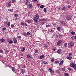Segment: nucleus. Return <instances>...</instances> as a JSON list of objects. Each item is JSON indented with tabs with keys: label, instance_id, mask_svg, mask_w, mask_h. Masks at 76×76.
I'll return each mask as SVG.
<instances>
[{
	"label": "nucleus",
	"instance_id": "obj_37",
	"mask_svg": "<svg viewBox=\"0 0 76 76\" xmlns=\"http://www.w3.org/2000/svg\"><path fill=\"white\" fill-rule=\"evenodd\" d=\"M6 29V28L5 27V28H2V31H5Z\"/></svg>",
	"mask_w": 76,
	"mask_h": 76
},
{
	"label": "nucleus",
	"instance_id": "obj_24",
	"mask_svg": "<svg viewBox=\"0 0 76 76\" xmlns=\"http://www.w3.org/2000/svg\"><path fill=\"white\" fill-rule=\"evenodd\" d=\"M65 69H66V68L64 67V68H62L61 69V70L63 72H64V71H65Z\"/></svg>",
	"mask_w": 76,
	"mask_h": 76
},
{
	"label": "nucleus",
	"instance_id": "obj_11",
	"mask_svg": "<svg viewBox=\"0 0 76 76\" xmlns=\"http://www.w3.org/2000/svg\"><path fill=\"white\" fill-rule=\"evenodd\" d=\"M27 58H32V55L30 54H28L27 55Z\"/></svg>",
	"mask_w": 76,
	"mask_h": 76
},
{
	"label": "nucleus",
	"instance_id": "obj_10",
	"mask_svg": "<svg viewBox=\"0 0 76 76\" xmlns=\"http://www.w3.org/2000/svg\"><path fill=\"white\" fill-rule=\"evenodd\" d=\"M66 58L68 60H72V57L71 56H67L66 57Z\"/></svg>",
	"mask_w": 76,
	"mask_h": 76
},
{
	"label": "nucleus",
	"instance_id": "obj_52",
	"mask_svg": "<svg viewBox=\"0 0 76 76\" xmlns=\"http://www.w3.org/2000/svg\"><path fill=\"white\" fill-rule=\"evenodd\" d=\"M23 35L24 36H25V37H26V36H27V35L26 34V33L24 34Z\"/></svg>",
	"mask_w": 76,
	"mask_h": 76
},
{
	"label": "nucleus",
	"instance_id": "obj_59",
	"mask_svg": "<svg viewBox=\"0 0 76 76\" xmlns=\"http://www.w3.org/2000/svg\"><path fill=\"white\" fill-rule=\"evenodd\" d=\"M50 32L52 33H53L54 32V30H50Z\"/></svg>",
	"mask_w": 76,
	"mask_h": 76
},
{
	"label": "nucleus",
	"instance_id": "obj_1",
	"mask_svg": "<svg viewBox=\"0 0 76 76\" xmlns=\"http://www.w3.org/2000/svg\"><path fill=\"white\" fill-rule=\"evenodd\" d=\"M39 18V15H38V14H36L34 18V20L35 22H38V19Z\"/></svg>",
	"mask_w": 76,
	"mask_h": 76
},
{
	"label": "nucleus",
	"instance_id": "obj_16",
	"mask_svg": "<svg viewBox=\"0 0 76 76\" xmlns=\"http://www.w3.org/2000/svg\"><path fill=\"white\" fill-rule=\"evenodd\" d=\"M47 18L45 19H42V21H43V22H45V21H47Z\"/></svg>",
	"mask_w": 76,
	"mask_h": 76
},
{
	"label": "nucleus",
	"instance_id": "obj_44",
	"mask_svg": "<svg viewBox=\"0 0 76 76\" xmlns=\"http://www.w3.org/2000/svg\"><path fill=\"white\" fill-rule=\"evenodd\" d=\"M59 38H61V34H59Z\"/></svg>",
	"mask_w": 76,
	"mask_h": 76
},
{
	"label": "nucleus",
	"instance_id": "obj_12",
	"mask_svg": "<svg viewBox=\"0 0 76 76\" xmlns=\"http://www.w3.org/2000/svg\"><path fill=\"white\" fill-rule=\"evenodd\" d=\"M63 60H62L59 64V66H61V65H62L63 64Z\"/></svg>",
	"mask_w": 76,
	"mask_h": 76
},
{
	"label": "nucleus",
	"instance_id": "obj_17",
	"mask_svg": "<svg viewBox=\"0 0 76 76\" xmlns=\"http://www.w3.org/2000/svg\"><path fill=\"white\" fill-rule=\"evenodd\" d=\"M21 73L23 74H24V73H25V69H22L21 70Z\"/></svg>",
	"mask_w": 76,
	"mask_h": 76
},
{
	"label": "nucleus",
	"instance_id": "obj_64",
	"mask_svg": "<svg viewBox=\"0 0 76 76\" xmlns=\"http://www.w3.org/2000/svg\"><path fill=\"white\" fill-rule=\"evenodd\" d=\"M56 48H55L54 49H53V51H56Z\"/></svg>",
	"mask_w": 76,
	"mask_h": 76
},
{
	"label": "nucleus",
	"instance_id": "obj_13",
	"mask_svg": "<svg viewBox=\"0 0 76 76\" xmlns=\"http://www.w3.org/2000/svg\"><path fill=\"white\" fill-rule=\"evenodd\" d=\"M46 26L47 28H48V27H50V28H51L52 27V26L51 25V24H49L47 25H46Z\"/></svg>",
	"mask_w": 76,
	"mask_h": 76
},
{
	"label": "nucleus",
	"instance_id": "obj_31",
	"mask_svg": "<svg viewBox=\"0 0 76 76\" xmlns=\"http://www.w3.org/2000/svg\"><path fill=\"white\" fill-rule=\"evenodd\" d=\"M44 5H42L40 7V9H42V8H44Z\"/></svg>",
	"mask_w": 76,
	"mask_h": 76
},
{
	"label": "nucleus",
	"instance_id": "obj_38",
	"mask_svg": "<svg viewBox=\"0 0 76 76\" xmlns=\"http://www.w3.org/2000/svg\"><path fill=\"white\" fill-rule=\"evenodd\" d=\"M16 2V0H12V3H15Z\"/></svg>",
	"mask_w": 76,
	"mask_h": 76
},
{
	"label": "nucleus",
	"instance_id": "obj_61",
	"mask_svg": "<svg viewBox=\"0 0 76 76\" xmlns=\"http://www.w3.org/2000/svg\"><path fill=\"white\" fill-rule=\"evenodd\" d=\"M63 23V25H66V22H64Z\"/></svg>",
	"mask_w": 76,
	"mask_h": 76
},
{
	"label": "nucleus",
	"instance_id": "obj_51",
	"mask_svg": "<svg viewBox=\"0 0 76 76\" xmlns=\"http://www.w3.org/2000/svg\"><path fill=\"white\" fill-rule=\"evenodd\" d=\"M72 68H68V70H72Z\"/></svg>",
	"mask_w": 76,
	"mask_h": 76
},
{
	"label": "nucleus",
	"instance_id": "obj_28",
	"mask_svg": "<svg viewBox=\"0 0 76 76\" xmlns=\"http://www.w3.org/2000/svg\"><path fill=\"white\" fill-rule=\"evenodd\" d=\"M12 72H14L15 70V67H12Z\"/></svg>",
	"mask_w": 76,
	"mask_h": 76
},
{
	"label": "nucleus",
	"instance_id": "obj_49",
	"mask_svg": "<svg viewBox=\"0 0 76 76\" xmlns=\"http://www.w3.org/2000/svg\"><path fill=\"white\" fill-rule=\"evenodd\" d=\"M13 11V10L11 9L10 10V12H12Z\"/></svg>",
	"mask_w": 76,
	"mask_h": 76
},
{
	"label": "nucleus",
	"instance_id": "obj_39",
	"mask_svg": "<svg viewBox=\"0 0 76 76\" xmlns=\"http://www.w3.org/2000/svg\"><path fill=\"white\" fill-rule=\"evenodd\" d=\"M72 54H73V53H69V56H72Z\"/></svg>",
	"mask_w": 76,
	"mask_h": 76
},
{
	"label": "nucleus",
	"instance_id": "obj_42",
	"mask_svg": "<svg viewBox=\"0 0 76 76\" xmlns=\"http://www.w3.org/2000/svg\"><path fill=\"white\" fill-rule=\"evenodd\" d=\"M14 16L15 17H17V16H18V14H15L14 15Z\"/></svg>",
	"mask_w": 76,
	"mask_h": 76
},
{
	"label": "nucleus",
	"instance_id": "obj_9",
	"mask_svg": "<svg viewBox=\"0 0 76 76\" xmlns=\"http://www.w3.org/2000/svg\"><path fill=\"white\" fill-rule=\"evenodd\" d=\"M0 41L1 42H4L5 41V39L3 38H1L0 39Z\"/></svg>",
	"mask_w": 76,
	"mask_h": 76
},
{
	"label": "nucleus",
	"instance_id": "obj_15",
	"mask_svg": "<svg viewBox=\"0 0 76 76\" xmlns=\"http://www.w3.org/2000/svg\"><path fill=\"white\" fill-rule=\"evenodd\" d=\"M45 57V56L44 55H42L39 57V58H40V59H42L43 58H44Z\"/></svg>",
	"mask_w": 76,
	"mask_h": 76
},
{
	"label": "nucleus",
	"instance_id": "obj_45",
	"mask_svg": "<svg viewBox=\"0 0 76 76\" xmlns=\"http://www.w3.org/2000/svg\"><path fill=\"white\" fill-rule=\"evenodd\" d=\"M11 28H13V27H14V25L12 24L11 25Z\"/></svg>",
	"mask_w": 76,
	"mask_h": 76
},
{
	"label": "nucleus",
	"instance_id": "obj_4",
	"mask_svg": "<svg viewBox=\"0 0 76 76\" xmlns=\"http://www.w3.org/2000/svg\"><path fill=\"white\" fill-rule=\"evenodd\" d=\"M61 42H62V41L61 40H60L59 41H58L57 42V43L56 45V46H57V47L60 46V44L61 43Z\"/></svg>",
	"mask_w": 76,
	"mask_h": 76
},
{
	"label": "nucleus",
	"instance_id": "obj_48",
	"mask_svg": "<svg viewBox=\"0 0 76 76\" xmlns=\"http://www.w3.org/2000/svg\"><path fill=\"white\" fill-rule=\"evenodd\" d=\"M45 23L44 22H41V24H42V25H44Z\"/></svg>",
	"mask_w": 76,
	"mask_h": 76
},
{
	"label": "nucleus",
	"instance_id": "obj_54",
	"mask_svg": "<svg viewBox=\"0 0 76 76\" xmlns=\"http://www.w3.org/2000/svg\"><path fill=\"white\" fill-rule=\"evenodd\" d=\"M29 34H30V33L29 32H27L26 33V35H29Z\"/></svg>",
	"mask_w": 76,
	"mask_h": 76
},
{
	"label": "nucleus",
	"instance_id": "obj_8",
	"mask_svg": "<svg viewBox=\"0 0 76 76\" xmlns=\"http://www.w3.org/2000/svg\"><path fill=\"white\" fill-rule=\"evenodd\" d=\"M28 7L29 8H31V9H32V4L31 3H29L28 5Z\"/></svg>",
	"mask_w": 76,
	"mask_h": 76
},
{
	"label": "nucleus",
	"instance_id": "obj_6",
	"mask_svg": "<svg viewBox=\"0 0 76 76\" xmlns=\"http://www.w3.org/2000/svg\"><path fill=\"white\" fill-rule=\"evenodd\" d=\"M68 44L69 45L70 47H73V43L71 42H69Z\"/></svg>",
	"mask_w": 76,
	"mask_h": 76
},
{
	"label": "nucleus",
	"instance_id": "obj_30",
	"mask_svg": "<svg viewBox=\"0 0 76 76\" xmlns=\"http://www.w3.org/2000/svg\"><path fill=\"white\" fill-rule=\"evenodd\" d=\"M17 38H18V39H20V38H21V36H17Z\"/></svg>",
	"mask_w": 76,
	"mask_h": 76
},
{
	"label": "nucleus",
	"instance_id": "obj_55",
	"mask_svg": "<svg viewBox=\"0 0 76 76\" xmlns=\"http://www.w3.org/2000/svg\"><path fill=\"white\" fill-rule=\"evenodd\" d=\"M3 52V51L2 50H0V53H2Z\"/></svg>",
	"mask_w": 76,
	"mask_h": 76
},
{
	"label": "nucleus",
	"instance_id": "obj_46",
	"mask_svg": "<svg viewBox=\"0 0 76 76\" xmlns=\"http://www.w3.org/2000/svg\"><path fill=\"white\" fill-rule=\"evenodd\" d=\"M51 62H53V61H54V59L53 58L51 59Z\"/></svg>",
	"mask_w": 76,
	"mask_h": 76
},
{
	"label": "nucleus",
	"instance_id": "obj_33",
	"mask_svg": "<svg viewBox=\"0 0 76 76\" xmlns=\"http://www.w3.org/2000/svg\"><path fill=\"white\" fill-rule=\"evenodd\" d=\"M46 9H47V8H44V12H47V10H46Z\"/></svg>",
	"mask_w": 76,
	"mask_h": 76
},
{
	"label": "nucleus",
	"instance_id": "obj_57",
	"mask_svg": "<svg viewBox=\"0 0 76 76\" xmlns=\"http://www.w3.org/2000/svg\"><path fill=\"white\" fill-rule=\"evenodd\" d=\"M68 8H70V7H71L70 6V5H68Z\"/></svg>",
	"mask_w": 76,
	"mask_h": 76
},
{
	"label": "nucleus",
	"instance_id": "obj_40",
	"mask_svg": "<svg viewBox=\"0 0 76 76\" xmlns=\"http://www.w3.org/2000/svg\"><path fill=\"white\" fill-rule=\"evenodd\" d=\"M10 22H8L7 25H8V26H10Z\"/></svg>",
	"mask_w": 76,
	"mask_h": 76
},
{
	"label": "nucleus",
	"instance_id": "obj_34",
	"mask_svg": "<svg viewBox=\"0 0 76 76\" xmlns=\"http://www.w3.org/2000/svg\"><path fill=\"white\" fill-rule=\"evenodd\" d=\"M53 70V68H49L48 69V71H50V70Z\"/></svg>",
	"mask_w": 76,
	"mask_h": 76
},
{
	"label": "nucleus",
	"instance_id": "obj_35",
	"mask_svg": "<svg viewBox=\"0 0 76 76\" xmlns=\"http://www.w3.org/2000/svg\"><path fill=\"white\" fill-rule=\"evenodd\" d=\"M66 10V7H64L63 8H62V10Z\"/></svg>",
	"mask_w": 76,
	"mask_h": 76
},
{
	"label": "nucleus",
	"instance_id": "obj_7",
	"mask_svg": "<svg viewBox=\"0 0 76 76\" xmlns=\"http://www.w3.org/2000/svg\"><path fill=\"white\" fill-rule=\"evenodd\" d=\"M29 0H26L25 2H24V3H25L26 5H28V4L29 3Z\"/></svg>",
	"mask_w": 76,
	"mask_h": 76
},
{
	"label": "nucleus",
	"instance_id": "obj_23",
	"mask_svg": "<svg viewBox=\"0 0 76 76\" xmlns=\"http://www.w3.org/2000/svg\"><path fill=\"white\" fill-rule=\"evenodd\" d=\"M56 73H58V74H60V71L58 70H56Z\"/></svg>",
	"mask_w": 76,
	"mask_h": 76
},
{
	"label": "nucleus",
	"instance_id": "obj_14",
	"mask_svg": "<svg viewBox=\"0 0 76 76\" xmlns=\"http://www.w3.org/2000/svg\"><path fill=\"white\" fill-rule=\"evenodd\" d=\"M61 49H59L58 50L57 53H58V54H60V53H61Z\"/></svg>",
	"mask_w": 76,
	"mask_h": 76
},
{
	"label": "nucleus",
	"instance_id": "obj_29",
	"mask_svg": "<svg viewBox=\"0 0 76 76\" xmlns=\"http://www.w3.org/2000/svg\"><path fill=\"white\" fill-rule=\"evenodd\" d=\"M43 47H45V48H47V47H48V45H45V44L44 45Z\"/></svg>",
	"mask_w": 76,
	"mask_h": 76
},
{
	"label": "nucleus",
	"instance_id": "obj_56",
	"mask_svg": "<svg viewBox=\"0 0 76 76\" xmlns=\"http://www.w3.org/2000/svg\"><path fill=\"white\" fill-rule=\"evenodd\" d=\"M27 22L28 23H30V21H29V20H28L27 21Z\"/></svg>",
	"mask_w": 76,
	"mask_h": 76
},
{
	"label": "nucleus",
	"instance_id": "obj_63",
	"mask_svg": "<svg viewBox=\"0 0 76 76\" xmlns=\"http://www.w3.org/2000/svg\"><path fill=\"white\" fill-rule=\"evenodd\" d=\"M24 25H25V26H28V25L26 23H25L24 24Z\"/></svg>",
	"mask_w": 76,
	"mask_h": 76
},
{
	"label": "nucleus",
	"instance_id": "obj_5",
	"mask_svg": "<svg viewBox=\"0 0 76 76\" xmlns=\"http://www.w3.org/2000/svg\"><path fill=\"white\" fill-rule=\"evenodd\" d=\"M13 39L14 43H17L18 42V40L16 39L15 37L13 38Z\"/></svg>",
	"mask_w": 76,
	"mask_h": 76
},
{
	"label": "nucleus",
	"instance_id": "obj_62",
	"mask_svg": "<svg viewBox=\"0 0 76 76\" xmlns=\"http://www.w3.org/2000/svg\"><path fill=\"white\" fill-rule=\"evenodd\" d=\"M23 68H25L26 67V66H25V65H23Z\"/></svg>",
	"mask_w": 76,
	"mask_h": 76
},
{
	"label": "nucleus",
	"instance_id": "obj_21",
	"mask_svg": "<svg viewBox=\"0 0 76 76\" xmlns=\"http://www.w3.org/2000/svg\"><path fill=\"white\" fill-rule=\"evenodd\" d=\"M25 50V48H22L21 50V51L22 52H23V51H24Z\"/></svg>",
	"mask_w": 76,
	"mask_h": 76
},
{
	"label": "nucleus",
	"instance_id": "obj_20",
	"mask_svg": "<svg viewBox=\"0 0 76 76\" xmlns=\"http://www.w3.org/2000/svg\"><path fill=\"white\" fill-rule=\"evenodd\" d=\"M57 30L58 31H60V29H61V27L60 26H58L57 27Z\"/></svg>",
	"mask_w": 76,
	"mask_h": 76
},
{
	"label": "nucleus",
	"instance_id": "obj_36",
	"mask_svg": "<svg viewBox=\"0 0 76 76\" xmlns=\"http://www.w3.org/2000/svg\"><path fill=\"white\" fill-rule=\"evenodd\" d=\"M10 40V38H8L7 39V41L8 42H9Z\"/></svg>",
	"mask_w": 76,
	"mask_h": 76
},
{
	"label": "nucleus",
	"instance_id": "obj_47",
	"mask_svg": "<svg viewBox=\"0 0 76 76\" xmlns=\"http://www.w3.org/2000/svg\"><path fill=\"white\" fill-rule=\"evenodd\" d=\"M20 25H24V23L23 22H22L20 24Z\"/></svg>",
	"mask_w": 76,
	"mask_h": 76
},
{
	"label": "nucleus",
	"instance_id": "obj_53",
	"mask_svg": "<svg viewBox=\"0 0 76 76\" xmlns=\"http://www.w3.org/2000/svg\"><path fill=\"white\" fill-rule=\"evenodd\" d=\"M53 72V70H52L50 71V72L51 73H52Z\"/></svg>",
	"mask_w": 76,
	"mask_h": 76
},
{
	"label": "nucleus",
	"instance_id": "obj_26",
	"mask_svg": "<svg viewBox=\"0 0 76 76\" xmlns=\"http://www.w3.org/2000/svg\"><path fill=\"white\" fill-rule=\"evenodd\" d=\"M65 76H69V74H68V73H65L64 74Z\"/></svg>",
	"mask_w": 76,
	"mask_h": 76
},
{
	"label": "nucleus",
	"instance_id": "obj_43",
	"mask_svg": "<svg viewBox=\"0 0 76 76\" xmlns=\"http://www.w3.org/2000/svg\"><path fill=\"white\" fill-rule=\"evenodd\" d=\"M71 39L73 40L75 39V37H74L72 36L71 37Z\"/></svg>",
	"mask_w": 76,
	"mask_h": 76
},
{
	"label": "nucleus",
	"instance_id": "obj_41",
	"mask_svg": "<svg viewBox=\"0 0 76 76\" xmlns=\"http://www.w3.org/2000/svg\"><path fill=\"white\" fill-rule=\"evenodd\" d=\"M8 4L9 7H10V6H11V4H10V3L9 2V3Z\"/></svg>",
	"mask_w": 76,
	"mask_h": 76
},
{
	"label": "nucleus",
	"instance_id": "obj_22",
	"mask_svg": "<svg viewBox=\"0 0 76 76\" xmlns=\"http://www.w3.org/2000/svg\"><path fill=\"white\" fill-rule=\"evenodd\" d=\"M34 52H35L34 54H38V50L36 49L34 50Z\"/></svg>",
	"mask_w": 76,
	"mask_h": 76
},
{
	"label": "nucleus",
	"instance_id": "obj_60",
	"mask_svg": "<svg viewBox=\"0 0 76 76\" xmlns=\"http://www.w3.org/2000/svg\"><path fill=\"white\" fill-rule=\"evenodd\" d=\"M53 25H57V23H54L53 24Z\"/></svg>",
	"mask_w": 76,
	"mask_h": 76
},
{
	"label": "nucleus",
	"instance_id": "obj_25",
	"mask_svg": "<svg viewBox=\"0 0 76 76\" xmlns=\"http://www.w3.org/2000/svg\"><path fill=\"white\" fill-rule=\"evenodd\" d=\"M42 62L43 63H44V64H48L47 62L46 61H43Z\"/></svg>",
	"mask_w": 76,
	"mask_h": 76
},
{
	"label": "nucleus",
	"instance_id": "obj_2",
	"mask_svg": "<svg viewBox=\"0 0 76 76\" xmlns=\"http://www.w3.org/2000/svg\"><path fill=\"white\" fill-rule=\"evenodd\" d=\"M70 67H73L75 70H76V64H74L73 62H71L70 64Z\"/></svg>",
	"mask_w": 76,
	"mask_h": 76
},
{
	"label": "nucleus",
	"instance_id": "obj_19",
	"mask_svg": "<svg viewBox=\"0 0 76 76\" xmlns=\"http://www.w3.org/2000/svg\"><path fill=\"white\" fill-rule=\"evenodd\" d=\"M8 42L10 44H13V42L12 40H10V41Z\"/></svg>",
	"mask_w": 76,
	"mask_h": 76
},
{
	"label": "nucleus",
	"instance_id": "obj_58",
	"mask_svg": "<svg viewBox=\"0 0 76 76\" xmlns=\"http://www.w3.org/2000/svg\"><path fill=\"white\" fill-rule=\"evenodd\" d=\"M37 6H39H39H40V4H37Z\"/></svg>",
	"mask_w": 76,
	"mask_h": 76
},
{
	"label": "nucleus",
	"instance_id": "obj_3",
	"mask_svg": "<svg viewBox=\"0 0 76 76\" xmlns=\"http://www.w3.org/2000/svg\"><path fill=\"white\" fill-rule=\"evenodd\" d=\"M66 18L67 20H70L72 19V16L70 15L66 16Z\"/></svg>",
	"mask_w": 76,
	"mask_h": 76
},
{
	"label": "nucleus",
	"instance_id": "obj_50",
	"mask_svg": "<svg viewBox=\"0 0 76 76\" xmlns=\"http://www.w3.org/2000/svg\"><path fill=\"white\" fill-rule=\"evenodd\" d=\"M64 22V21H62L61 22V24H62V25H63V23Z\"/></svg>",
	"mask_w": 76,
	"mask_h": 76
},
{
	"label": "nucleus",
	"instance_id": "obj_27",
	"mask_svg": "<svg viewBox=\"0 0 76 76\" xmlns=\"http://www.w3.org/2000/svg\"><path fill=\"white\" fill-rule=\"evenodd\" d=\"M71 34L72 35H75L76 33L74 31H72L71 32Z\"/></svg>",
	"mask_w": 76,
	"mask_h": 76
},
{
	"label": "nucleus",
	"instance_id": "obj_32",
	"mask_svg": "<svg viewBox=\"0 0 76 76\" xmlns=\"http://www.w3.org/2000/svg\"><path fill=\"white\" fill-rule=\"evenodd\" d=\"M54 63L55 64H58V63H59V61H56L54 62Z\"/></svg>",
	"mask_w": 76,
	"mask_h": 76
},
{
	"label": "nucleus",
	"instance_id": "obj_18",
	"mask_svg": "<svg viewBox=\"0 0 76 76\" xmlns=\"http://www.w3.org/2000/svg\"><path fill=\"white\" fill-rule=\"evenodd\" d=\"M67 43H64V47L66 48V47H67Z\"/></svg>",
	"mask_w": 76,
	"mask_h": 76
}]
</instances>
